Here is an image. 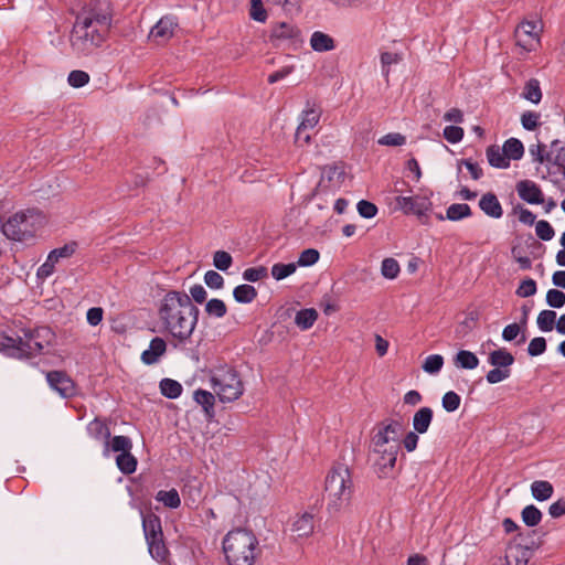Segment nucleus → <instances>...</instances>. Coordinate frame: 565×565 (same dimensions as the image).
<instances>
[{
    "label": "nucleus",
    "mask_w": 565,
    "mask_h": 565,
    "mask_svg": "<svg viewBox=\"0 0 565 565\" xmlns=\"http://www.w3.org/2000/svg\"><path fill=\"white\" fill-rule=\"evenodd\" d=\"M205 312L210 317L223 318L227 312V307L223 300L213 298L205 302Z\"/></svg>",
    "instance_id": "nucleus-43"
},
{
    "label": "nucleus",
    "mask_w": 565,
    "mask_h": 565,
    "mask_svg": "<svg viewBox=\"0 0 565 565\" xmlns=\"http://www.w3.org/2000/svg\"><path fill=\"white\" fill-rule=\"evenodd\" d=\"M398 450L399 444H392L390 446H384L381 450H374V452L379 454V458L376 459L374 467L380 478L387 477L393 470L397 460Z\"/></svg>",
    "instance_id": "nucleus-13"
},
{
    "label": "nucleus",
    "mask_w": 565,
    "mask_h": 565,
    "mask_svg": "<svg viewBox=\"0 0 565 565\" xmlns=\"http://www.w3.org/2000/svg\"><path fill=\"white\" fill-rule=\"evenodd\" d=\"M556 320V312L553 310H543L537 316V327L543 332L553 330Z\"/></svg>",
    "instance_id": "nucleus-44"
},
{
    "label": "nucleus",
    "mask_w": 565,
    "mask_h": 565,
    "mask_svg": "<svg viewBox=\"0 0 565 565\" xmlns=\"http://www.w3.org/2000/svg\"><path fill=\"white\" fill-rule=\"evenodd\" d=\"M402 61L398 53L383 52L381 53L382 74L387 78L390 75V66Z\"/></svg>",
    "instance_id": "nucleus-54"
},
{
    "label": "nucleus",
    "mask_w": 565,
    "mask_h": 565,
    "mask_svg": "<svg viewBox=\"0 0 565 565\" xmlns=\"http://www.w3.org/2000/svg\"><path fill=\"white\" fill-rule=\"evenodd\" d=\"M179 26L178 18L173 14L163 15L150 30L149 40L159 45L166 44L174 35Z\"/></svg>",
    "instance_id": "nucleus-11"
},
{
    "label": "nucleus",
    "mask_w": 565,
    "mask_h": 565,
    "mask_svg": "<svg viewBox=\"0 0 565 565\" xmlns=\"http://www.w3.org/2000/svg\"><path fill=\"white\" fill-rule=\"evenodd\" d=\"M89 75L85 71L74 70L68 74L67 82L74 88H81L89 82Z\"/></svg>",
    "instance_id": "nucleus-52"
},
{
    "label": "nucleus",
    "mask_w": 565,
    "mask_h": 565,
    "mask_svg": "<svg viewBox=\"0 0 565 565\" xmlns=\"http://www.w3.org/2000/svg\"><path fill=\"white\" fill-rule=\"evenodd\" d=\"M321 113L322 110L319 105H317L315 102H307L306 108L301 111V120L295 134V143H300L302 134L307 129H312L318 125Z\"/></svg>",
    "instance_id": "nucleus-15"
},
{
    "label": "nucleus",
    "mask_w": 565,
    "mask_h": 565,
    "mask_svg": "<svg viewBox=\"0 0 565 565\" xmlns=\"http://www.w3.org/2000/svg\"><path fill=\"white\" fill-rule=\"evenodd\" d=\"M108 33L109 30L98 28L86 17L75 18L70 34L71 47L77 55L87 56L103 45Z\"/></svg>",
    "instance_id": "nucleus-3"
},
{
    "label": "nucleus",
    "mask_w": 565,
    "mask_h": 565,
    "mask_svg": "<svg viewBox=\"0 0 565 565\" xmlns=\"http://www.w3.org/2000/svg\"><path fill=\"white\" fill-rule=\"evenodd\" d=\"M522 97L526 100L539 104L542 99V90L540 82L536 78H530L523 88Z\"/></svg>",
    "instance_id": "nucleus-38"
},
{
    "label": "nucleus",
    "mask_w": 565,
    "mask_h": 565,
    "mask_svg": "<svg viewBox=\"0 0 565 565\" xmlns=\"http://www.w3.org/2000/svg\"><path fill=\"white\" fill-rule=\"evenodd\" d=\"M315 529L313 515L306 512L299 516L292 524V531L298 534L299 537L309 536Z\"/></svg>",
    "instance_id": "nucleus-32"
},
{
    "label": "nucleus",
    "mask_w": 565,
    "mask_h": 565,
    "mask_svg": "<svg viewBox=\"0 0 565 565\" xmlns=\"http://www.w3.org/2000/svg\"><path fill=\"white\" fill-rule=\"evenodd\" d=\"M515 190L519 198L529 204H543L545 202L542 189L531 180H521L516 183Z\"/></svg>",
    "instance_id": "nucleus-17"
},
{
    "label": "nucleus",
    "mask_w": 565,
    "mask_h": 565,
    "mask_svg": "<svg viewBox=\"0 0 565 565\" xmlns=\"http://www.w3.org/2000/svg\"><path fill=\"white\" fill-rule=\"evenodd\" d=\"M166 352V340L160 337H154L150 341L149 348L141 353L140 360L146 365H153L160 361Z\"/></svg>",
    "instance_id": "nucleus-18"
},
{
    "label": "nucleus",
    "mask_w": 565,
    "mask_h": 565,
    "mask_svg": "<svg viewBox=\"0 0 565 565\" xmlns=\"http://www.w3.org/2000/svg\"><path fill=\"white\" fill-rule=\"evenodd\" d=\"M116 465L121 473L129 476L136 471L138 461L131 451H126L116 457Z\"/></svg>",
    "instance_id": "nucleus-34"
},
{
    "label": "nucleus",
    "mask_w": 565,
    "mask_h": 565,
    "mask_svg": "<svg viewBox=\"0 0 565 565\" xmlns=\"http://www.w3.org/2000/svg\"><path fill=\"white\" fill-rule=\"evenodd\" d=\"M463 134V129L459 126H446L443 136L448 142L457 143L462 140Z\"/></svg>",
    "instance_id": "nucleus-64"
},
{
    "label": "nucleus",
    "mask_w": 565,
    "mask_h": 565,
    "mask_svg": "<svg viewBox=\"0 0 565 565\" xmlns=\"http://www.w3.org/2000/svg\"><path fill=\"white\" fill-rule=\"evenodd\" d=\"M142 529L147 542L163 537L161 519L152 512L142 514Z\"/></svg>",
    "instance_id": "nucleus-19"
},
{
    "label": "nucleus",
    "mask_w": 565,
    "mask_h": 565,
    "mask_svg": "<svg viewBox=\"0 0 565 565\" xmlns=\"http://www.w3.org/2000/svg\"><path fill=\"white\" fill-rule=\"evenodd\" d=\"M356 209H358L360 216H362L364 218H372L379 212L377 206L373 202L367 201V200L359 201L356 204Z\"/></svg>",
    "instance_id": "nucleus-58"
},
{
    "label": "nucleus",
    "mask_w": 565,
    "mask_h": 565,
    "mask_svg": "<svg viewBox=\"0 0 565 565\" xmlns=\"http://www.w3.org/2000/svg\"><path fill=\"white\" fill-rule=\"evenodd\" d=\"M131 449L132 441L128 436H110L103 446V456L108 457L110 451L124 454L126 451H131Z\"/></svg>",
    "instance_id": "nucleus-21"
},
{
    "label": "nucleus",
    "mask_w": 565,
    "mask_h": 565,
    "mask_svg": "<svg viewBox=\"0 0 565 565\" xmlns=\"http://www.w3.org/2000/svg\"><path fill=\"white\" fill-rule=\"evenodd\" d=\"M204 282L211 289H222L224 287V278L215 270H207L204 275Z\"/></svg>",
    "instance_id": "nucleus-62"
},
{
    "label": "nucleus",
    "mask_w": 565,
    "mask_h": 565,
    "mask_svg": "<svg viewBox=\"0 0 565 565\" xmlns=\"http://www.w3.org/2000/svg\"><path fill=\"white\" fill-rule=\"evenodd\" d=\"M156 500L170 509H178L181 505V499L175 489L169 491L160 490L156 495Z\"/></svg>",
    "instance_id": "nucleus-42"
},
{
    "label": "nucleus",
    "mask_w": 565,
    "mask_h": 565,
    "mask_svg": "<svg viewBox=\"0 0 565 565\" xmlns=\"http://www.w3.org/2000/svg\"><path fill=\"white\" fill-rule=\"evenodd\" d=\"M452 361L456 367L462 370H473L479 365L478 356L468 350H459Z\"/></svg>",
    "instance_id": "nucleus-27"
},
{
    "label": "nucleus",
    "mask_w": 565,
    "mask_h": 565,
    "mask_svg": "<svg viewBox=\"0 0 565 565\" xmlns=\"http://www.w3.org/2000/svg\"><path fill=\"white\" fill-rule=\"evenodd\" d=\"M403 430L404 426L398 420H391L387 424L381 423L372 437L373 450H381V448L387 446L391 440L394 441V444H398V438Z\"/></svg>",
    "instance_id": "nucleus-10"
},
{
    "label": "nucleus",
    "mask_w": 565,
    "mask_h": 565,
    "mask_svg": "<svg viewBox=\"0 0 565 565\" xmlns=\"http://www.w3.org/2000/svg\"><path fill=\"white\" fill-rule=\"evenodd\" d=\"M510 375H511V370H504V369L494 366L492 370H490L487 373L486 380L489 384H497V383H500V382L507 380L508 377H510Z\"/></svg>",
    "instance_id": "nucleus-61"
},
{
    "label": "nucleus",
    "mask_w": 565,
    "mask_h": 565,
    "mask_svg": "<svg viewBox=\"0 0 565 565\" xmlns=\"http://www.w3.org/2000/svg\"><path fill=\"white\" fill-rule=\"evenodd\" d=\"M434 412L430 407H420L413 417L414 430L418 434H425L433 420Z\"/></svg>",
    "instance_id": "nucleus-25"
},
{
    "label": "nucleus",
    "mask_w": 565,
    "mask_h": 565,
    "mask_svg": "<svg viewBox=\"0 0 565 565\" xmlns=\"http://www.w3.org/2000/svg\"><path fill=\"white\" fill-rule=\"evenodd\" d=\"M521 518L527 527H534L540 524L543 514L537 507L534 504H529L521 511Z\"/></svg>",
    "instance_id": "nucleus-40"
},
{
    "label": "nucleus",
    "mask_w": 565,
    "mask_h": 565,
    "mask_svg": "<svg viewBox=\"0 0 565 565\" xmlns=\"http://www.w3.org/2000/svg\"><path fill=\"white\" fill-rule=\"evenodd\" d=\"M267 276L268 271L265 266L249 267L243 271V279L249 282H256Z\"/></svg>",
    "instance_id": "nucleus-53"
},
{
    "label": "nucleus",
    "mask_w": 565,
    "mask_h": 565,
    "mask_svg": "<svg viewBox=\"0 0 565 565\" xmlns=\"http://www.w3.org/2000/svg\"><path fill=\"white\" fill-rule=\"evenodd\" d=\"M199 308L184 291L169 290L158 308L163 329L181 343L189 340L198 324Z\"/></svg>",
    "instance_id": "nucleus-1"
},
{
    "label": "nucleus",
    "mask_w": 565,
    "mask_h": 565,
    "mask_svg": "<svg viewBox=\"0 0 565 565\" xmlns=\"http://www.w3.org/2000/svg\"><path fill=\"white\" fill-rule=\"evenodd\" d=\"M211 385L220 402L228 403L238 399L244 393V385L235 367L227 364L211 371Z\"/></svg>",
    "instance_id": "nucleus-5"
},
{
    "label": "nucleus",
    "mask_w": 565,
    "mask_h": 565,
    "mask_svg": "<svg viewBox=\"0 0 565 565\" xmlns=\"http://www.w3.org/2000/svg\"><path fill=\"white\" fill-rule=\"evenodd\" d=\"M222 548L228 565H254L262 550L252 530L236 527L225 534Z\"/></svg>",
    "instance_id": "nucleus-2"
},
{
    "label": "nucleus",
    "mask_w": 565,
    "mask_h": 565,
    "mask_svg": "<svg viewBox=\"0 0 565 565\" xmlns=\"http://www.w3.org/2000/svg\"><path fill=\"white\" fill-rule=\"evenodd\" d=\"M269 41L276 47L288 41L291 46L297 49L302 43L301 31L292 24L278 22L271 26Z\"/></svg>",
    "instance_id": "nucleus-9"
},
{
    "label": "nucleus",
    "mask_w": 565,
    "mask_h": 565,
    "mask_svg": "<svg viewBox=\"0 0 565 565\" xmlns=\"http://www.w3.org/2000/svg\"><path fill=\"white\" fill-rule=\"evenodd\" d=\"M503 153L508 160H520L524 154V146L518 138H509L502 147Z\"/></svg>",
    "instance_id": "nucleus-35"
},
{
    "label": "nucleus",
    "mask_w": 565,
    "mask_h": 565,
    "mask_svg": "<svg viewBox=\"0 0 565 565\" xmlns=\"http://www.w3.org/2000/svg\"><path fill=\"white\" fill-rule=\"evenodd\" d=\"M318 319V312L313 308L301 309L296 313L295 323L301 329L307 330L313 326Z\"/></svg>",
    "instance_id": "nucleus-36"
},
{
    "label": "nucleus",
    "mask_w": 565,
    "mask_h": 565,
    "mask_svg": "<svg viewBox=\"0 0 565 565\" xmlns=\"http://www.w3.org/2000/svg\"><path fill=\"white\" fill-rule=\"evenodd\" d=\"M479 207L486 215L492 218H500L503 215L502 205L492 192H487L481 196Z\"/></svg>",
    "instance_id": "nucleus-20"
},
{
    "label": "nucleus",
    "mask_w": 565,
    "mask_h": 565,
    "mask_svg": "<svg viewBox=\"0 0 565 565\" xmlns=\"http://www.w3.org/2000/svg\"><path fill=\"white\" fill-rule=\"evenodd\" d=\"M233 264V257L225 250H216L213 254V265L222 271H226Z\"/></svg>",
    "instance_id": "nucleus-48"
},
{
    "label": "nucleus",
    "mask_w": 565,
    "mask_h": 565,
    "mask_svg": "<svg viewBox=\"0 0 565 565\" xmlns=\"http://www.w3.org/2000/svg\"><path fill=\"white\" fill-rule=\"evenodd\" d=\"M319 258L320 254L317 249L307 248L300 253V256L296 265H299L301 267L312 266L319 260Z\"/></svg>",
    "instance_id": "nucleus-56"
},
{
    "label": "nucleus",
    "mask_w": 565,
    "mask_h": 565,
    "mask_svg": "<svg viewBox=\"0 0 565 565\" xmlns=\"http://www.w3.org/2000/svg\"><path fill=\"white\" fill-rule=\"evenodd\" d=\"M257 295L256 288L248 284L238 285L233 290V297L238 303H250Z\"/></svg>",
    "instance_id": "nucleus-33"
},
{
    "label": "nucleus",
    "mask_w": 565,
    "mask_h": 565,
    "mask_svg": "<svg viewBox=\"0 0 565 565\" xmlns=\"http://www.w3.org/2000/svg\"><path fill=\"white\" fill-rule=\"evenodd\" d=\"M535 233L540 239L545 242L551 241L555 235L553 226L545 220H540L535 223Z\"/></svg>",
    "instance_id": "nucleus-50"
},
{
    "label": "nucleus",
    "mask_w": 565,
    "mask_h": 565,
    "mask_svg": "<svg viewBox=\"0 0 565 565\" xmlns=\"http://www.w3.org/2000/svg\"><path fill=\"white\" fill-rule=\"evenodd\" d=\"M444 365V358L440 354H431L428 355L423 365L422 369L424 372L428 374H437Z\"/></svg>",
    "instance_id": "nucleus-47"
},
{
    "label": "nucleus",
    "mask_w": 565,
    "mask_h": 565,
    "mask_svg": "<svg viewBox=\"0 0 565 565\" xmlns=\"http://www.w3.org/2000/svg\"><path fill=\"white\" fill-rule=\"evenodd\" d=\"M487 159L491 167L498 169H507L510 167V161L507 156L501 152L500 148L495 145L489 146L487 148Z\"/></svg>",
    "instance_id": "nucleus-31"
},
{
    "label": "nucleus",
    "mask_w": 565,
    "mask_h": 565,
    "mask_svg": "<svg viewBox=\"0 0 565 565\" xmlns=\"http://www.w3.org/2000/svg\"><path fill=\"white\" fill-rule=\"evenodd\" d=\"M1 231L7 238L15 242H25L34 237L33 224L25 212H18L9 217Z\"/></svg>",
    "instance_id": "nucleus-7"
},
{
    "label": "nucleus",
    "mask_w": 565,
    "mask_h": 565,
    "mask_svg": "<svg viewBox=\"0 0 565 565\" xmlns=\"http://www.w3.org/2000/svg\"><path fill=\"white\" fill-rule=\"evenodd\" d=\"M194 401L202 406L206 419H212L215 416V396L213 393L199 388L193 393Z\"/></svg>",
    "instance_id": "nucleus-24"
},
{
    "label": "nucleus",
    "mask_w": 565,
    "mask_h": 565,
    "mask_svg": "<svg viewBox=\"0 0 565 565\" xmlns=\"http://www.w3.org/2000/svg\"><path fill=\"white\" fill-rule=\"evenodd\" d=\"M471 215V207L467 203H454L446 210V218L452 222L460 221Z\"/></svg>",
    "instance_id": "nucleus-37"
},
{
    "label": "nucleus",
    "mask_w": 565,
    "mask_h": 565,
    "mask_svg": "<svg viewBox=\"0 0 565 565\" xmlns=\"http://www.w3.org/2000/svg\"><path fill=\"white\" fill-rule=\"evenodd\" d=\"M546 303L552 308H562L565 305V292L558 289H550L546 292Z\"/></svg>",
    "instance_id": "nucleus-59"
},
{
    "label": "nucleus",
    "mask_w": 565,
    "mask_h": 565,
    "mask_svg": "<svg viewBox=\"0 0 565 565\" xmlns=\"http://www.w3.org/2000/svg\"><path fill=\"white\" fill-rule=\"evenodd\" d=\"M537 286L534 279L525 278L515 290L516 296L527 298L536 294Z\"/></svg>",
    "instance_id": "nucleus-57"
},
{
    "label": "nucleus",
    "mask_w": 565,
    "mask_h": 565,
    "mask_svg": "<svg viewBox=\"0 0 565 565\" xmlns=\"http://www.w3.org/2000/svg\"><path fill=\"white\" fill-rule=\"evenodd\" d=\"M22 333L30 340H33V350L35 352L43 353L44 348L51 347L55 342V333L50 327L42 326L34 329L24 328L21 330Z\"/></svg>",
    "instance_id": "nucleus-14"
},
{
    "label": "nucleus",
    "mask_w": 565,
    "mask_h": 565,
    "mask_svg": "<svg viewBox=\"0 0 565 565\" xmlns=\"http://www.w3.org/2000/svg\"><path fill=\"white\" fill-rule=\"evenodd\" d=\"M88 18L90 23L98 28L110 30L113 21V10L110 3L106 0H90L76 13V18Z\"/></svg>",
    "instance_id": "nucleus-8"
},
{
    "label": "nucleus",
    "mask_w": 565,
    "mask_h": 565,
    "mask_svg": "<svg viewBox=\"0 0 565 565\" xmlns=\"http://www.w3.org/2000/svg\"><path fill=\"white\" fill-rule=\"evenodd\" d=\"M161 394L170 399L178 398L182 393V385L172 379H162L159 383Z\"/></svg>",
    "instance_id": "nucleus-39"
},
{
    "label": "nucleus",
    "mask_w": 565,
    "mask_h": 565,
    "mask_svg": "<svg viewBox=\"0 0 565 565\" xmlns=\"http://www.w3.org/2000/svg\"><path fill=\"white\" fill-rule=\"evenodd\" d=\"M381 146L401 147L406 143V137L399 132H390L377 140Z\"/></svg>",
    "instance_id": "nucleus-55"
},
{
    "label": "nucleus",
    "mask_w": 565,
    "mask_h": 565,
    "mask_svg": "<svg viewBox=\"0 0 565 565\" xmlns=\"http://www.w3.org/2000/svg\"><path fill=\"white\" fill-rule=\"evenodd\" d=\"M531 493L537 501H546L554 493V487L550 481L536 480L531 484Z\"/></svg>",
    "instance_id": "nucleus-30"
},
{
    "label": "nucleus",
    "mask_w": 565,
    "mask_h": 565,
    "mask_svg": "<svg viewBox=\"0 0 565 565\" xmlns=\"http://www.w3.org/2000/svg\"><path fill=\"white\" fill-rule=\"evenodd\" d=\"M297 269V265L295 263H277L271 267V276L276 280H281L292 275Z\"/></svg>",
    "instance_id": "nucleus-46"
},
{
    "label": "nucleus",
    "mask_w": 565,
    "mask_h": 565,
    "mask_svg": "<svg viewBox=\"0 0 565 565\" xmlns=\"http://www.w3.org/2000/svg\"><path fill=\"white\" fill-rule=\"evenodd\" d=\"M46 381L62 397H71L75 394V384L64 371L47 372Z\"/></svg>",
    "instance_id": "nucleus-16"
},
{
    "label": "nucleus",
    "mask_w": 565,
    "mask_h": 565,
    "mask_svg": "<svg viewBox=\"0 0 565 565\" xmlns=\"http://www.w3.org/2000/svg\"><path fill=\"white\" fill-rule=\"evenodd\" d=\"M148 550L152 558L156 561L163 563L167 561L169 555V550L167 548L163 537H159L158 540L147 542Z\"/></svg>",
    "instance_id": "nucleus-41"
},
{
    "label": "nucleus",
    "mask_w": 565,
    "mask_h": 565,
    "mask_svg": "<svg viewBox=\"0 0 565 565\" xmlns=\"http://www.w3.org/2000/svg\"><path fill=\"white\" fill-rule=\"evenodd\" d=\"M537 24L532 21H524L518 25L515 30V38L518 45L531 50L529 47V41H533L537 36Z\"/></svg>",
    "instance_id": "nucleus-22"
},
{
    "label": "nucleus",
    "mask_w": 565,
    "mask_h": 565,
    "mask_svg": "<svg viewBox=\"0 0 565 565\" xmlns=\"http://www.w3.org/2000/svg\"><path fill=\"white\" fill-rule=\"evenodd\" d=\"M87 433L94 439L105 444L107 439L110 438V429L107 424L99 419L95 418L87 425Z\"/></svg>",
    "instance_id": "nucleus-28"
},
{
    "label": "nucleus",
    "mask_w": 565,
    "mask_h": 565,
    "mask_svg": "<svg viewBox=\"0 0 565 565\" xmlns=\"http://www.w3.org/2000/svg\"><path fill=\"white\" fill-rule=\"evenodd\" d=\"M540 114L535 111H525L521 116V124L525 130L533 131L540 126Z\"/></svg>",
    "instance_id": "nucleus-60"
},
{
    "label": "nucleus",
    "mask_w": 565,
    "mask_h": 565,
    "mask_svg": "<svg viewBox=\"0 0 565 565\" xmlns=\"http://www.w3.org/2000/svg\"><path fill=\"white\" fill-rule=\"evenodd\" d=\"M461 397L454 391H449L444 394L441 398V405L448 413L457 411L460 406Z\"/></svg>",
    "instance_id": "nucleus-49"
},
{
    "label": "nucleus",
    "mask_w": 565,
    "mask_h": 565,
    "mask_svg": "<svg viewBox=\"0 0 565 565\" xmlns=\"http://www.w3.org/2000/svg\"><path fill=\"white\" fill-rule=\"evenodd\" d=\"M326 494L329 499V509L339 510L343 503L350 501L353 493V482L347 465L337 462L326 478Z\"/></svg>",
    "instance_id": "nucleus-4"
},
{
    "label": "nucleus",
    "mask_w": 565,
    "mask_h": 565,
    "mask_svg": "<svg viewBox=\"0 0 565 565\" xmlns=\"http://www.w3.org/2000/svg\"><path fill=\"white\" fill-rule=\"evenodd\" d=\"M310 45L316 52H328L335 47L334 40L329 34L320 31L312 33Z\"/></svg>",
    "instance_id": "nucleus-29"
},
{
    "label": "nucleus",
    "mask_w": 565,
    "mask_h": 565,
    "mask_svg": "<svg viewBox=\"0 0 565 565\" xmlns=\"http://www.w3.org/2000/svg\"><path fill=\"white\" fill-rule=\"evenodd\" d=\"M33 340L22 335L11 337L4 333L0 334V352L9 358L17 360H29L40 355V352L33 350Z\"/></svg>",
    "instance_id": "nucleus-6"
},
{
    "label": "nucleus",
    "mask_w": 565,
    "mask_h": 565,
    "mask_svg": "<svg viewBox=\"0 0 565 565\" xmlns=\"http://www.w3.org/2000/svg\"><path fill=\"white\" fill-rule=\"evenodd\" d=\"M546 351V340L543 337L532 339L527 347V354L530 356H539Z\"/></svg>",
    "instance_id": "nucleus-63"
},
{
    "label": "nucleus",
    "mask_w": 565,
    "mask_h": 565,
    "mask_svg": "<svg viewBox=\"0 0 565 565\" xmlns=\"http://www.w3.org/2000/svg\"><path fill=\"white\" fill-rule=\"evenodd\" d=\"M514 361L513 354L504 348L493 350L488 355V363L490 365L504 370H511Z\"/></svg>",
    "instance_id": "nucleus-23"
},
{
    "label": "nucleus",
    "mask_w": 565,
    "mask_h": 565,
    "mask_svg": "<svg viewBox=\"0 0 565 565\" xmlns=\"http://www.w3.org/2000/svg\"><path fill=\"white\" fill-rule=\"evenodd\" d=\"M401 271L399 264L395 258H384L381 266V274L387 279H395Z\"/></svg>",
    "instance_id": "nucleus-45"
},
{
    "label": "nucleus",
    "mask_w": 565,
    "mask_h": 565,
    "mask_svg": "<svg viewBox=\"0 0 565 565\" xmlns=\"http://www.w3.org/2000/svg\"><path fill=\"white\" fill-rule=\"evenodd\" d=\"M433 192L430 191L428 194L424 195H415L413 196L415 215L422 223H426L428 220V212L433 209V203L430 201V196Z\"/></svg>",
    "instance_id": "nucleus-26"
},
{
    "label": "nucleus",
    "mask_w": 565,
    "mask_h": 565,
    "mask_svg": "<svg viewBox=\"0 0 565 565\" xmlns=\"http://www.w3.org/2000/svg\"><path fill=\"white\" fill-rule=\"evenodd\" d=\"M514 541L516 542L515 548L520 552V558L518 557V561L522 559L525 564L532 557L533 552L541 546V542L539 541L535 530L519 532Z\"/></svg>",
    "instance_id": "nucleus-12"
},
{
    "label": "nucleus",
    "mask_w": 565,
    "mask_h": 565,
    "mask_svg": "<svg viewBox=\"0 0 565 565\" xmlns=\"http://www.w3.org/2000/svg\"><path fill=\"white\" fill-rule=\"evenodd\" d=\"M529 151L533 157V160L540 164L552 161V152L546 151V146L544 143L540 142L536 146L532 145Z\"/></svg>",
    "instance_id": "nucleus-51"
}]
</instances>
